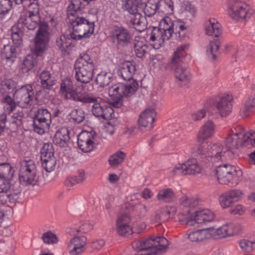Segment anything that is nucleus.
Masks as SVG:
<instances>
[{
	"instance_id": "1",
	"label": "nucleus",
	"mask_w": 255,
	"mask_h": 255,
	"mask_svg": "<svg viewBox=\"0 0 255 255\" xmlns=\"http://www.w3.org/2000/svg\"><path fill=\"white\" fill-rule=\"evenodd\" d=\"M225 143V147L220 143L202 142L196 148H192V153L198 158L201 164L217 163L230 159L233 154L232 150L238 149L240 146L251 148L255 146V143L251 140L229 135Z\"/></svg>"
},
{
	"instance_id": "2",
	"label": "nucleus",
	"mask_w": 255,
	"mask_h": 255,
	"mask_svg": "<svg viewBox=\"0 0 255 255\" xmlns=\"http://www.w3.org/2000/svg\"><path fill=\"white\" fill-rule=\"evenodd\" d=\"M136 70L135 65L129 61L121 64L119 75L125 81L126 84L118 83L110 88L109 95L112 98L113 105L117 108L122 106V99L124 96L129 97L135 93L138 88L136 80L132 79Z\"/></svg>"
},
{
	"instance_id": "3",
	"label": "nucleus",
	"mask_w": 255,
	"mask_h": 255,
	"mask_svg": "<svg viewBox=\"0 0 255 255\" xmlns=\"http://www.w3.org/2000/svg\"><path fill=\"white\" fill-rule=\"evenodd\" d=\"M18 24L24 25L28 29L33 30L38 27L35 37L34 52L36 55L42 54L49 40V28L48 23L40 19L39 15L25 14L21 15Z\"/></svg>"
},
{
	"instance_id": "4",
	"label": "nucleus",
	"mask_w": 255,
	"mask_h": 255,
	"mask_svg": "<svg viewBox=\"0 0 255 255\" xmlns=\"http://www.w3.org/2000/svg\"><path fill=\"white\" fill-rule=\"evenodd\" d=\"M184 23L181 21H172L169 17L162 19L158 27H154L151 33L149 39L155 42L153 46L155 49L161 47L165 40H169L173 33H178L186 29Z\"/></svg>"
},
{
	"instance_id": "5",
	"label": "nucleus",
	"mask_w": 255,
	"mask_h": 255,
	"mask_svg": "<svg viewBox=\"0 0 255 255\" xmlns=\"http://www.w3.org/2000/svg\"><path fill=\"white\" fill-rule=\"evenodd\" d=\"M168 245L167 240L163 237L135 241L132 244V248L136 252L134 255H152L158 251H165Z\"/></svg>"
},
{
	"instance_id": "6",
	"label": "nucleus",
	"mask_w": 255,
	"mask_h": 255,
	"mask_svg": "<svg viewBox=\"0 0 255 255\" xmlns=\"http://www.w3.org/2000/svg\"><path fill=\"white\" fill-rule=\"evenodd\" d=\"M75 78L81 83H89L93 77L94 64L87 54H83L75 64Z\"/></svg>"
},
{
	"instance_id": "7",
	"label": "nucleus",
	"mask_w": 255,
	"mask_h": 255,
	"mask_svg": "<svg viewBox=\"0 0 255 255\" xmlns=\"http://www.w3.org/2000/svg\"><path fill=\"white\" fill-rule=\"evenodd\" d=\"M68 22L72 27L73 31L70 34L72 39L77 40L88 38L94 32V23L81 15L68 19Z\"/></svg>"
},
{
	"instance_id": "8",
	"label": "nucleus",
	"mask_w": 255,
	"mask_h": 255,
	"mask_svg": "<svg viewBox=\"0 0 255 255\" xmlns=\"http://www.w3.org/2000/svg\"><path fill=\"white\" fill-rule=\"evenodd\" d=\"M188 46L186 45L178 47L174 52L171 60L170 66L174 71L175 77L183 83L181 86L186 85L190 79V74L188 69L183 67L180 63L186 55L185 50Z\"/></svg>"
},
{
	"instance_id": "9",
	"label": "nucleus",
	"mask_w": 255,
	"mask_h": 255,
	"mask_svg": "<svg viewBox=\"0 0 255 255\" xmlns=\"http://www.w3.org/2000/svg\"><path fill=\"white\" fill-rule=\"evenodd\" d=\"M83 98L88 99L86 102H81L82 103H93L91 112L93 115L98 118L108 120L114 117V112L112 108L106 105L101 99L88 95H85Z\"/></svg>"
},
{
	"instance_id": "10",
	"label": "nucleus",
	"mask_w": 255,
	"mask_h": 255,
	"mask_svg": "<svg viewBox=\"0 0 255 255\" xmlns=\"http://www.w3.org/2000/svg\"><path fill=\"white\" fill-rule=\"evenodd\" d=\"M19 180L24 186L34 185L37 181L36 165L33 160H24L20 162Z\"/></svg>"
},
{
	"instance_id": "11",
	"label": "nucleus",
	"mask_w": 255,
	"mask_h": 255,
	"mask_svg": "<svg viewBox=\"0 0 255 255\" xmlns=\"http://www.w3.org/2000/svg\"><path fill=\"white\" fill-rule=\"evenodd\" d=\"M212 163L216 166V172L219 183L231 186L237 184L236 168L235 166L227 163L219 165H217L219 163Z\"/></svg>"
},
{
	"instance_id": "12",
	"label": "nucleus",
	"mask_w": 255,
	"mask_h": 255,
	"mask_svg": "<svg viewBox=\"0 0 255 255\" xmlns=\"http://www.w3.org/2000/svg\"><path fill=\"white\" fill-rule=\"evenodd\" d=\"M51 123L50 113L46 109H38L33 118V129L38 134H43L49 129Z\"/></svg>"
},
{
	"instance_id": "13",
	"label": "nucleus",
	"mask_w": 255,
	"mask_h": 255,
	"mask_svg": "<svg viewBox=\"0 0 255 255\" xmlns=\"http://www.w3.org/2000/svg\"><path fill=\"white\" fill-rule=\"evenodd\" d=\"M59 93L64 96L66 100L71 99L75 102H86L88 99L84 98L85 94H83L74 87L73 82L70 79L66 78L62 81Z\"/></svg>"
},
{
	"instance_id": "14",
	"label": "nucleus",
	"mask_w": 255,
	"mask_h": 255,
	"mask_svg": "<svg viewBox=\"0 0 255 255\" xmlns=\"http://www.w3.org/2000/svg\"><path fill=\"white\" fill-rule=\"evenodd\" d=\"M34 91L31 85H25L16 89L13 94L14 100L17 105L22 108H26L30 105L33 100Z\"/></svg>"
},
{
	"instance_id": "15",
	"label": "nucleus",
	"mask_w": 255,
	"mask_h": 255,
	"mask_svg": "<svg viewBox=\"0 0 255 255\" xmlns=\"http://www.w3.org/2000/svg\"><path fill=\"white\" fill-rule=\"evenodd\" d=\"M233 100L232 95L225 94L213 99L212 105L216 108L217 112L222 117H226L232 112Z\"/></svg>"
},
{
	"instance_id": "16",
	"label": "nucleus",
	"mask_w": 255,
	"mask_h": 255,
	"mask_svg": "<svg viewBox=\"0 0 255 255\" xmlns=\"http://www.w3.org/2000/svg\"><path fill=\"white\" fill-rule=\"evenodd\" d=\"M228 13L233 19H244L251 16L252 12L249 6L242 1L229 3Z\"/></svg>"
},
{
	"instance_id": "17",
	"label": "nucleus",
	"mask_w": 255,
	"mask_h": 255,
	"mask_svg": "<svg viewBox=\"0 0 255 255\" xmlns=\"http://www.w3.org/2000/svg\"><path fill=\"white\" fill-rule=\"evenodd\" d=\"M155 116V112L153 109H147L143 111L138 120L139 129L142 132L150 131L153 128Z\"/></svg>"
},
{
	"instance_id": "18",
	"label": "nucleus",
	"mask_w": 255,
	"mask_h": 255,
	"mask_svg": "<svg viewBox=\"0 0 255 255\" xmlns=\"http://www.w3.org/2000/svg\"><path fill=\"white\" fill-rule=\"evenodd\" d=\"M112 36L119 47H125L131 42V35L130 32L122 26H114Z\"/></svg>"
},
{
	"instance_id": "19",
	"label": "nucleus",
	"mask_w": 255,
	"mask_h": 255,
	"mask_svg": "<svg viewBox=\"0 0 255 255\" xmlns=\"http://www.w3.org/2000/svg\"><path fill=\"white\" fill-rule=\"evenodd\" d=\"M131 219L127 213H120L117 219L116 229L118 234L122 236L128 237L133 233L130 225Z\"/></svg>"
},
{
	"instance_id": "20",
	"label": "nucleus",
	"mask_w": 255,
	"mask_h": 255,
	"mask_svg": "<svg viewBox=\"0 0 255 255\" xmlns=\"http://www.w3.org/2000/svg\"><path fill=\"white\" fill-rule=\"evenodd\" d=\"M96 137L95 132L83 131L78 136L77 143L79 148L84 152L91 151L93 148V143Z\"/></svg>"
},
{
	"instance_id": "21",
	"label": "nucleus",
	"mask_w": 255,
	"mask_h": 255,
	"mask_svg": "<svg viewBox=\"0 0 255 255\" xmlns=\"http://www.w3.org/2000/svg\"><path fill=\"white\" fill-rule=\"evenodd\" d=\"M243 192L238 189L231 190L220 196L219 201L223 208H228L234 203L239 201L243 196Z\"/></svg>"
},
{
	"instance_id": "22",
	"label": "nucleus",
	"mask_w": 255,
	"mask_h": 255,
	"mask_svg": "<svg viewBox=\"0 0 255 255\" xmlns=\"http://www.w3.org/2000/svg\"><path fill=\"white\" fill-rule=\"evenodd\" d=\"M216 126L211 120L206 121L200 127L197 134V140L203 141L212 137L215 133Z\"/></svg>"
},
{
	"instance_id": "23",
	"label": "nucleus",
	"mask_w": 255,
	"mask_h": 255,
	"mask_svg": "<svg viewBox=\"0 0 255 255\" xmlns=\"http://www.w3.org/2000/svg\"><path fill=\"white\" fill-rule=\"evenodd\" d=\"M87 238L85 236H77L72 238L68 245L69 253L71 255H78L84 251V247L86 244Z\"/></svg>"
},
{
	"instance_id": "24",
	"label": "nucleus",
	"mask_w": 255,
	"mask_h": 255,
	"mask_svg": "<svg viewBox=\"0 0 255 255\" xmlns=\"http://www.w3.org/2000/svg\"><path fill=\"white\" fill-rule=\"evenodd\" d=\"M229 136L237 137L255 143V132L251 131L246 132L244 128L241 126H235L230 129Z\"/></svg>"
},
{
	"instance_id": "25",
	"label": "nucleus",
	"mask_w": 255,
	"mask_h": 255,
	"mask_svg": "<svg viewBox=\"0 0 255 255\" xmlns=\"http://www.w3.org/2000/svg\"><path fill=\"white\" fill-rule=\"evenodd\" d=\"M233 225L231 223L223 225L218 228L210 227L208 228L210 238H224L233 235Z\"/></svg>"
},
{
	"instance_id": "26",
	"label": "nucleus",
	"mask_w": 255,
	"mask_h": 255,
	"mask_svg": "<svg viewBox=\"0 0 255 255\" xmlns=\"http://www.w3.org/2000/svg\"><path fill=\"white\" fill-rule=\"evenodd\" d=\"M39 80L40 87L44 90H51L56 83L55 77L47 70H43L40 73Z\"/></svg>"
},
{
	"instance_id": "27",
	"label": "nucleus",
	"mask_w": 255,
	"mask_h": 255,
	"mask_svg": "<svg viewBox=\"0 0 255 255\" xmlns=\"http://www.w3.org/2000/svg\"><path fill=\"white\" fill-rule=\"evenodd\" d=\"M69 139V129L66 127H62L56 131L53 141L56 145L64 147L67 144Z\"/></svg>"
},
{
	"instance_id": "28",
	"label": "nucleus",
	"mask_w": 255,
	"mask_h": 255,
	"mask_svg": "<svg viewBox=\"0 0 255 255\" xmlns=\"http://www.w3.org/2000/svg\"><path fill=\"white\" fill-rule=\"evenodd\" d=\"M130 14V22L133 27L139 32L143 31L146 28V18L139 12Z\"/></svg>"
},
{
	"instance_id": "29",
	"label": "nucleus",
	"mask_w": 255,
	"mask_h": 255,
	"mask_svg": "<svg viewBox=\"0 0 255 255\" xmlns=\"http://www.w3.org/2000/svg\"><path fill=\"white\" fill-rule=\"evenodd\" d=\"M156 198L159 202L165 203L173 202L176 199L174 191L170 188H164L160 189Z\"/></svg>"
},
{
	"instance_id": "30",
	"label": "nucleus",
	"mask_w": 255,
	"mask_h": 255,
	"mask_svg": "<svg viewBox=\"0 0 255 255\" xmlns=\"http://www.w3.org/2000/svg\"><path fill=\"white\" fill-rule=\"evenodd\" d=\"M134 51L135 55L139 58H143L148 52V46L142 37H135L133 43Z\"/></svg>"
},
{
	"instance_id": "31",
	"label": "nucleus",
	"mask_w": 255,
	"mask_h": 255,
	"mask_svg": "<svg viewBox=\"0 0 255 255\" xmlns=\"http://www.w3.org/2000/svg\"><path fill=\"white\" fill-rule=\"evenodd\" d=\"M144 5L143 0H126L122 8L129 14L137 12L139 9H142Z\"/></svg>"
},
{
	"instance_id": "32",
	"label": "nucleus",
	"mask_w": 255,
	"mask_h": 255,
	"mask_svg": "<svg viewBox=\"0 0 255 255\" xmlns=\"http://www.w3.org/2000/svg\"><path fill=\"white\" fill-rule=\"evenodd\" d=\"M72 39L69 35L68 37L61 35L56 40V45L61 51L63 55H68L72 47Z\"/></svg>"
},
{
	"instance_id": "33",
	"label": "nucleus",
	"mask_w": 255,
	"mask_h": 255,
	"mask_svg": "<svg viewBox=\"0 0 255 255\" xmlns=\"http://www.w3.org/2000/svg\"><path fill=\"white\" fill-rule=\"evenodd\" d=\"M205 29L209 36L217 37L221 33V25L214 18H210L205 22Z\"/></svg>"
},
{
	"instance_id": "34",
	"label": "nucleus",
	"mask_w": 255,
	"mask_h": 255,
	"mask_svg": "<svg viewBox=\"0 0 255 255\" xmlns=\"http://www.w3.org/2000/svg\"><path fill=\"white\" fill-rule=\"evenodd\" d=\"M194 224H203L212 221L215 218L214 214L208 209H204L195 212Z\"/></svg>"
},
{
	"instance_id": "35",
	"label": "nucleus",
	"mask_w": 255,
	"mask_h": 255,
	"mask_svg": "<svg viewBox=\"0 0 255 255\" xmlns=\"http://www.w3.org/2000/svg\"><path fill=\"white\" fill-rule=\"evenodd\" d=\"M81 0H71L67 8L68 20L80 16L82 12Z\"/></svg>"
},
{
	"instance_id": "36",
	"label": "nucleus",
	"mask_w": 255,
	"mask_h": 255,
	"mask_svg": "<svg viewBox=\"0 0 255 255\" xmlns=\"http://www.w3.org/2000/svg\"><path fill=\"white\" fill-rule=\"evenodd\" d=\"M185 164L187 175H196L201 171V166L196 158H192L186 160Z\"/></svg>"
},
{
	"instance_id": "37",
	"label": "nucleus",
	"mask_w": 255,
	"mask_h": 255,
	"mask_svg": "<svg viewBox=\"0 0 255 255\" xmlns=\"http://www.w3.org/2000/svg\"><path fill=\"white\" fill-rule=\"evenodd\" d=\"M210 238L208 228L193 231L188 234V238L191 242H201Z\"/></svg>"
},
{
	"instance_id": "38",
	"label": "nucleus",
	"mask_w": 255,
	"mask_h": 255,
	"mask_svg": "<svg viewBox=\"0 0 255 255\" xmlns=\"http://www.w3.org/2000/svg\"><path fill=\"white\" fill-rule=\"evenodd\" d=\"M179 204L182 208L190 209L198 205V200L195 198L184 195L179 198Z\"/></svg>"
},
{
	"instance_id": "39",
	"label": "nucleus",
	"mask_w": 255,
	"mask_h": 255,
	"mask_svg": "<svg viewBox=\"0 0 255 255\" xmlns=\"http://www.w3.org/2000/svg\"><path fill=\"white\" fill-rule=\"evenodd\" d=\"M220 46V43L218 39L212 40L208 44L206 49L207 54L212 60L216 59Z\"/></svg>"
},
{
	"instance_id": "40",
	"label": "nucleus",
	"mask_w": 255,
	"mask_h": 255,
	"mask_svg": "<svg viewBox=\"0 0 255 255\" xmlns=\"http://www.w3.org/2000/svg\"><path fill=\"white\" fill-rule=\"evenodd\" d=\"M112 78L113 75L111 73L102 71L97 75L95 82L100 87L103 88L109 84Z\"/></svg>"
},
{
	"instance_id": "41",
	"label": "nucleus",
	"mask_w": 255,
	"mask_h": 255,
	"mask_svg": "<svg viewBox=\"0 0 255 255\" xmlns=\"http://www.w3.org/2000/svg\"><path fill=\"white\" fill-rule=\"evenodd\" d=\"M178 221L182 225L193 226L194 225V216L191 213L190 209H187L185 212L178 215Z\"/></svg>"
},
{
	"instance_id": "42",
	"label": "nucleus",
	"mask_w": 255,
	"mask_h": 255,
	"mask_svg": "<svg viewBox=\"0 0 255 255\" xmlns=\"http://www.w3.org/2000/svg\"><path fill=\"white\" fill-rule=\"evenodd\" d=\"M126 153L118 151L112 155L109 159V163L111 167H114L121 164L124 160Z\"/></svg>"
},
{
	"instance_id": "43",
	"label": "nucleus",
	"mask_w": 255,
	"mask_h": 255,
	"mask_svg": "<svg viewBox=\"0 0 255 255\" xmlns=\"http://www.w3.org/2000/svg\"><path fill=\"white\" fill-rule=\"evenodd\" d=\"M14 171L9 163L0 164V178L10 179L13 176Z\"/></svg>"
},
{
	"instance_id": "44",
	"label": "nucleus",
	"mask_w": 255,
	"mask_h": 255,
	"mask_svg": "<svg viewBox=\"0 0 255 255\" xmlns=\"http://www.w3.org/2000/svg\"><path fill=\"white\" fill-rule=\"evenodd\" d=\"M13 186L9 191L8 193H6V196L9 203L12 205H15L18 201L21 191L19 188L14 189Z\"/></svg>"
},
{
	"instance_id": "45",
	"label": "nucleus",
	"mask_w": 255,
	"mask_h": 255,
	"mask_svg": "<svg viewBox=\"0 0 255 255\" xmlns=\"http://www.w3.org/2000/svg\"><path fill=\"white\" fill-rule=\"evenodd\" d=\"M16 47L8 45H4L1 51V56L6 60L13 61V58L16 56Z\"/></svg>"
},
{
	"instance_id": "46",
	"label": "nucleus",
	"mask_w": 255,
	"mask_h": 255,
	"mask_svg": "<svg viewBox=\"0 0 255 255\" xmlns=\"http://www.w3.org/2000/svg\"><path fill=\"white\" fill-rule=\"evenodd\" d=\"M23 7L27 8L26 14L39 15V6L37 0H30L27 2V5H25Z\"/></svg>"
},
{
	"instance_id": "47",
	"label": "nucleus",
	"mask_w": 255,
	"mask_h": 255,
	"mask_svg": "<svg viewBox=\"0 0 255 255\" xmlns=\"http://www.w3.org/2000/svg\"><path fill=\"white\" fill-rule=\"evenodd\" d=\"M15 84L11 79H7L2 81L0 85V93L2 94H7L13 90Z\"/></svg>"
},
{
	"instance_id": "48",
	"label": "nucleus",
	"mask_w": 255,
	"mask_h": 255,
	"mask_svg": "<svg viewBox=\"0 0 255 255\" xmlns=\"http://www.w3.org/2000/svg\"><path fill=\"white\" fill-rule=\"evenodd\" d=\"M22 32L16 27H13L11 29V38L14 46L18 47L22 43Z\"/></svg>"
},
{
	"instance_id": "49",
	"label": "nucleus",
	"mask_w": 255,
	"mask_h": 255,
	"mask_svg": "<svg viewBox=\"0 0 255 255\" xmlns=\"http://www.w3.org/2000/svg\"><path fill=\"white\" fill-rule=\"evenodd\" d=\"M133 212L138 219H143L146 217L148 210L145 205L138 203L134 206Z\"/></svg>"
},
{
	"instance_id": "50",
	"label": "nucleus",
	"mask_w": 255,
	"mask_h": 255,
	"mask_svg": "<svg viewBox=\"0 0 255 255\" xmlns=\"http://www.w3.org/2000/svg\"><path fill=\"white\" fill-rule=\"evenodd\" d=\"M240 247L243 252L251 253L255 250V242L243 239L239 242Z\"/></svg>"
},
{
	"instance_id": "51",
	"label": "nucleus",
	"mask_w": 255,
	"mask_h": 255,
	"mask_svg": "<svg viewBox=\"0 0 255 255\" xmlns=\"http://www.w3.org/2000/svg\"><path fill=\"white\" fill-rule=\"evenodd\" d=\"M144 12L146 16L150 17L153 15L157 11V6L156 2H153L151 1H148L144 5Z\"/></svg>"
},
{
	"instance_id": "52",
	"label": "nucleus",
	"mask_w": 255,
	"mask_h": 255,
	"mask_svg": "<svg viewBox=\"0 0 255 255\" xmlns=\"http://www.w3.org/2000/svg\"><path fill=\"white\" fill-rule=\"evenodd\" d=\"M41 239L44 243L48 245L56 244L58 242V239L56 235L51 231H48L43 234Z\"/></svg>"
},
{
	"instance_id": "53",
	"label": "nucleus",
	"mask_w": 255,
	"mask_h": 255,
	"mask_svg": "<svg viewBox=\"0 0 255 255\" xmlns=\"http://www.w3.org/2000/svg\"><path fill=\"white\" fill-rule=\"evenodd\" d=\"M69 116L70 119L77 123H81L85 119V113L81 109L73 110Z\"/></svg>"
},
{
	"instance_id": "54",
	"label": "nucleus",
	"mask_w": 255,
	"mask_h": 255,
	"mask_svg": "<svg viewBox=\"0 0 255 255\" xmlns=\"http://www.w3.org/2000/svg\"><path fill=\"white\" fill-rule=\"evenodd\" d=\"M185 166V162L183 163H178L175 165L170 171V174L173 176L175 175H186L187 172Z\"/></svg>"
},
{
	"instance_id": "55",
	"label": "nucleus",
	"mask_w": 255,
	"mask_h": 255,
	"mask_svg": "<svg viewBox=\"0 0 255 255\" xmlns=\"http://www.w3.org/2000/svg\"><path fill=\"white\" fill-rule=\"evenodd\" d=\"M9 180V179L0 178V193H6L8 190L14 186V185H11Z\"/></svg>"
},
{
	"instance_id": "56",
	"label": "nucleus",
	"mask_w": 255,
	"mask_h": 255,
	"mask_svg": "<svg viewBox=\"0 0 255 255\" xmlns=\"http://www.w3.org/2000/svg\"><path fill=\"white\" fill-rule=\"evenodd\" d=\"M12 1L11 0H0V14L7 13L11 9Z\"/></svg>"
},
{
	"instance_id": "57",
	"label": "nucleus",
	"mask_w": 255,
	"mask_h": 255,
	"mask_svg": "<svg viewBox=\"0 0 255 255\" xmlns=\"http://www.w3.org/2000/svg\"><path fill=\"white\" fill-rule=\"evenodd\" d=\"M206 115V110L205 108H202L192 113L191 117L193 121L197 122L205 118Z\"/></svg>"
},
{
	"instance_id": "58",
	"label": "nucleus",
	"mask_w": 255,
	"mask_h": 255,
	"mask_svg": "<svg viewBox=\"0 0 255 255\" xmlns=\"http://www.w3.org/2000/svg\"><path fill=\"white\" fill-rule=\"evenodd\" d=\"M255 105V99L253 98H250L245 103V107L243 111L244 116H248L249 113L252 111Z\"/></svg>"
},
{
	"instance_id": "59",
	"label": "nucleus",
	"mask_w": 255,
	"mask_h": 255,
	"mask_svg": "<svg viewBox=\"0 0 255 255\" xmlns=\"http://www.w3.org/2000/svg\"><path fill=\"white\" fill-rule=\"evenodd\" d=\"M56 163V158H52L50 160H47L44 161H42V167L48 172H50L55 169Z\"/></svg>"
},
{
	"instance_id": "60",
	"label": "nucleus",
	"mask_w": 255,
	"mask_h": 255,
	"mask_svg": "<svg viewBox=\"0 0 255 255\" xmlns=\"http://www.w3.org/2000/svg\"><path fill=\"white\" fill-rule=\"evenodd\" d=\"M2 102L5 103L8 106L7 107V109L9 113L12 112L16 107V102L13 101L11 98L8 95L3 98Z\"/></svg>"
},
{
	"instance_id": "61",
	"label": "nucleus",
	"mask_w": 255,
	"mask_h": 255,
	"mask_svg": "<svg viewBox=\"0 0 255 255\" xmlns=\"http://www.w3.org/2000/svg\"><path fill=\"white\" fill-rule=\"evenodd\" d=\"M41 155H47L54 154V148L52 143H44L41 149Z\"/></svg>"
},
{
	"instance_id": "62",
	"label": "nucleus",
	"mask_w": 255,
	"mask_h": 255,
	"mask_svg": "<svg viewBox=\"0 0 255 255\" xmlns=\"http://www.w3.org/2000/svg\"><path fill=\"white\" fill-rule=\"evenodd\" d=\"M164 209V208H160L151 215L150 217V222L152 224H159L160 223V215Z\"/></svg>"
},
{
	"instance_id": "63",
	"label": "nucleus",
	"mask_w": 255,
	"mask_h": 255,
	"mask_svg": "<svg viewBox=\"0 0 255 255\" xmlns=\"http://www.w3.org/2000/svg\"><path fill=\"white\" fill-rule=\"evenodd\" d=\"M33 66V61L32 58L30 57L29 58H25L23 60L22 69L25 71V72H28L29 70H31Z\"/></svg>"
},
{
	"instance_id": "64",
	"label": "nucleus",
	"mask_w": 255,
	"mask_h": 255,
	"mask_svg": "<svg viewBox=\"0 0 255 255\" xmlns=\"http://www.w3.org/2000/svg\"><path fill=\"white\" fill-rule=\"evenodd\" d=\"M93 227L92 224L89 222H85L79 227L77 231L85 233L91 231L93 229Z\"/></svg>"
}]
</instances>
